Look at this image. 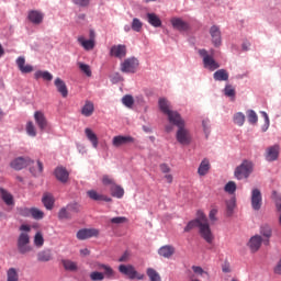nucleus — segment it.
Instances as JSON below:
<instances>
[{
	"label": "nucleus",
	"mask_w": 281,
	"mask_h": 281,
	"mask_svg": "<svg viewBox=\"0 0 281 281\" xmlns=\"http://www.w3.org/2000/svg\"><path fill=\"white\" fill-rule=\"evenodd\" d=\"M274 273H277L278 276H281V260L276 266Z\"/></svg>",
	"instance_id": "nucleus-64"
},
{
	"label": "nucleus",
	"mask_w": 281,
	"mask_h": 281,
	"mask_svg": "<svg viewBox=\"0 0 281 281\" xmlns=\"http://www.w3.org/2000/svg\"><path fill=\"white\" fill-rule=\"evenodd\" d=\"M235 209H236V199L233 198L226 202L227 216H232V214H234Z\"/></svg>",
	"instance_id": "nucleus-43"
},
{
	"label": "nucleus",
	"mask_w": 281,
	"mask_h": 281,
	"mask_svg": "<svg viewBox=\"0 0 281 281\" xmlns=\"http://www.w3.org/2000/svg\"><path fill=\"white\" fill-rule=\"evenodd\" d=\"M55 87H56L58 93H60L61 98H67L69 95V90L67 89V83H65V81H63V79L57 77L55 79Z\"/></svg>",
	"instance_id": "nucleus-24"
},
{
	"label": "nucleus",
	"mask_w": 281,
	"mask_h": 281,
	"mask_svg": "<svg viewBox=\"0 0 281 281\" xmlns=\"http://www.w3.org/2000/svg\"><path fill=\"white\" fill-rule=\"evenodd\" d=\"M203 214L204 212L199 211L198 212V218L190 221L187 226L184 227V232H192L194 227H198L199 229L201 228V225H203Z\"/></svg>",
	"instance_id": "nucleus-15"
},
{
	"label": "nucleus",
	"mask_w": 281,
	"mask_h": 281,
	"mask_svg": "<svg viewBox=\"0 0 281 281\" xmlns=\"http://www.w3.org/2000/svg\"><path fill=\"white\" fill-rule=\"evenodd\" d=\"M192 271L193 273H190V276H207V272L199 266H192Z\"/></svg>",
	"instance_id": "nucleus-55"
},
{
	"label": "nucleus",
	"mask_w": 281,
	"mask_h": 281,
	"mask_svg": "<svg viewBox=\"0 0 281 281\" xmlns=\"http://www.w3.org/2000/svg\"><path fill=\"white\" fill-rule=\"evenodd\" d=\"M199 55L203 58V65L205 69H209L210 71H216V69L221 67V65H218V63H216V60L207 54L206 49H200Z\"/></svg>",
	"instance_id": "nucleus-6"
},
{
	"label": "nucleus",
	"mask_w": 281,
	"mask_h": 281,
	"mask_svg": "<svg viewBox=\"0 0 281 281\" xmlns=\"http://www.w3.org/2000/svg\"><path fill=\"white\" fill-rule=\"evenodd\" d=\"M142 27H144V24L142 23V21L137 18H134L132 21V30L134 32H142Z\"/></svg>",
	"instance_id": "nucleus-47"
},
{
	"label": "nucleus",
	"mask_w": 281,
	"mask_h": 281,
	"mask_svg": "<svg viewBox=\"0 0 281 281\" xmlns=\"http://www.w3.org/2000/svg\"><path fill=\"white\" fill-rule=\"evenodd\" d=\"M147 21L153 27H161V19L155 13H147Z\"/></svg>",
	"instance_id": "nucleus-37"
},
{
	"label": "nucleus",
	"mask_w": 281,
	"mask_h": 281,
	"mask_svg": "<svg viewBox=\"0 0 281 281\" xmlns=\"http://www.w3.org/2000/svg\"><path fill=\"white\" fill-rule=\"evenodd\" d=\"M19 214H20V216H24V217L32 216V209L20 207Z\"/></svg>",
	"instance_id": "nucleus-58"
},
{
	"label": "nucleus",
	"mask_w": 281,
	"mask_h": 281,
	"mask_svg": "<svg viewBox=\"0 0 281 281\" xmlns=\"http://www.w3.org/2000/svg\"><path fill=\"white\" fill-rule=\"evenodd\" d=\"M55 177L60 183H67L69 181V171L64 167H57L55 169Z\"/></svg>",
	"instance_id": "nucleus-22"
},
{
	"label": "nucleus",
	"mask_w": 281,
	"mask_h": 281,
	"mask_svg": "<svg viewBox=\"0 0 281 281\" xmlns=\"http://www.w3.org/2000/svg\"><path fill=\"white\" fill-rule=\"evenodd\" d=\"M44 14L41 11L32 10L29 12L27 19L34 25H41L43 23Z\"/></svg>",
	"instance_id": "nucleus-21"
},
{
	"label": "nucleus",
	"mask_w": 281,
	"mask_h": 281,
	"mask_svg": "<svg viewBox=\"0 0 281 281\" xmlns=\"http://www.w3.org/2000/svg\"><path fill=\"white\" fill-rule=\"evenodd\" d=\"M34 245H35V247H43V245H45V238H43V234H41V233L35 234Z\"/></svg>",
	"instance_id": "nucleus-51"
},
{
	"label": "nucleus",
	"mask_w": 281,
	"mask_h": 281,
	"mask_svg": "<svg viewBox=\"0 0 281 281\" xmlns=\"http://www.w3.org/2000/svg\"><path fill=\"white\" fill-rule=\"evenodd\" d=\"M139 67V60L135 57H131L125 59L121 64V71L123 74H135L137 71V68Z\"/></svg>",
	"instance_id": "nucleus-7"
},
{
	"label": "nucleus",
	"mask_w": 281,
	"mask_h": 281,
	"mask_svg": "<svg viewBox=\"0 0 281 281\" xmlns=\"http://www.w3.org/2000/svg\"><path fill=\"white\" fill-rule=\"evenodd\" d=\"M207 172H210V160L204 159L201 161L198 168V173L200 175V177H205Z\"/></svg>",
	"instance_id": "nucleus-38"
},
{
	"label": "nucleus",
	"mask_w": 281,
	"mask_h": 281,
	"mask_svg": "<svg viewBox=\"0 0 281 281\" xmlns=\"http://www.w3.org/2000/svg\"><path fill=\"white\" fill-rule=\"evenodd\" d=\"M247 117H248V122L250 124H257L258 123V114H256V111L248 110L247 111Z\"/></svg>",
	"instance_id": "nucleus-50"
},
{
	"label": "nucleus",
	"mask_w": 281,
	"mask_h": 281,
	"mask_svg": "<svg viewBox=\"0 0 281 281\" xmlns=\"http://www.w3.org/2000/svg\"><path fill=\"white\" fill-rule=\"evenodd\" d=\"M127 144H135V138L133 136L117 135L112 139L114 148H121V146H127Z\"/></svg>",
	"instance_id": "nucleus-10"
},
{
	"label": "nucleus",
	"mask_w": 281,
	"mask_h": 281,
	"mask_svg": "<svg viewBox=\"0 0 281 281\" xmlns=\"http://www.w3.org/2000/svg\"><path fill=\"white\" fill-rule=\"evenodd\" d=\"M158 254L162 258H172V256H175V246L165 245V246L159 248Z\"/></svg>",
	"instance_id": "nucleus-26"
},
{
	"label": "nucleus",
	"mask_w": 281,
	"mask_h": 281,
	"mask_svg": "<svg viewBox=\"0 0 281 281\" xmlns=\"http://www.w3.org/2000/svg\"><path fill=\"white\" fill-rule=\"evenodd\" d=\"M31 164H34V160L30 157H18L11 161L10 166L13 170H23V168H27Z\"/></svg>",
	"instance_id": "nucleus-9"
},
{
	"label": "nucleus",
	"mask_w": 281,
	"mask_h": 281,
	"mask_svg": "<svg viewBox=\"0 0 281 281\" xmlns=\"http://www.w3.org/2000/svg\"><path fill=\"white\" fill-rule=\"evenodd\" d=\"M126 221H128L126 217H113L110 220L114 225H122L123 223H126Z\"/></svg>",
	"instance_id": "nucleus-59"
},
{
	"label": "nucleus",
	"mask_w": 281,
	"mask_h": 281,
	"mask_svg": "<svg viewBox=\"0 0 281 281\" xmlns=\"http://www.w3.org/2000/svg\"><path fill=\"white\" fill-rule=\"evenodd\" d=\"M248 247L252 254H256L262 247V236L255 235L248 241Z\"/></svg>",
	"instance_id": "nucleus-17"
},
{
	"label": "nucleus",
	"mask_w": 281,
	"mask_h": 281,
	"mask_svg": "<svg viewBox=\"0 0 281 281\" xmlns=\"http://www.w3.org/2000/svg\"><path fill=\"white\" fill-rule=\"evenodd\" d=\"M224 93L227 95V98H236V90L232 86H226Z\"/></svg>",
	"instance_id": "nucleus-56"
},
{
	"label": "nucleus",
	"mask_w": 281,
	"mask_h": 281,
	"mask_svg": "<svg viewBox=\"0 0 281 281\" xmlns=\"http://www.w3.org/2000/svg\"><path fill=\"white\" fill-rule=\"evenodd\" d=\"M131 258V252H128V250H126L120 258H119V262H128Z\"/></svg>",
	"instance_id": "nucleus-61"
},
{
	"label": "nucleus",
	"mask_w": 281,
	"mask_h": 281,
	"mask_svg": "<svg viewBox=\"0 0 281 281\" xmlns=\"http://www.w3.org/2000/svg\"><path fill=\"white\" fill-rule=\"evenodd\" d=\"M176 139L179 144L188 146V144H190V131H188L186 126L178 127Z\"/></svg>",
	"instance_id": "nucleus-12"
},
{
	"label": "nucleus",
	"mask_w": 281,
	"mask_h": 281,
	"mask_svg": "<svg viewBox=\"0 0 281 281\" xmlns=\"http://www.w3.org/2000/svg\"><path fill=\"white\" fill-rule=\"evenodd\" d=\"M160 171L162 172V175H169V172H171V168L170 166H168V164H160L159 165Z\"/></svg>",
	"instance_id": "nucleus-60"
},
{
	"label": "nucleus",
	"mask_w": 281,
	"mask_h": 281,
	"mask_svg": "<svg viewBox=\"0 0 281 281\" xmlns=\"http://www.w3.org/2000/svg\"><path fill=\"white\" fill-rule=\"evenodd\" d=\"M42 203L46 210H54V203H56V200L52 193H44Z\"/></svg>",
	"instance_id": "nucleus-28"
},
{
	"label": "nucleus",
	"mask_w": 281,
	"mask_h": 281,
	"mask_svg": "<svg viewBox=\"0 0 281 281\" xmlns=\"http://www.w3.org/2000/svg\"><path fill=\"white\" fill-rule=\"evenodd\" d=\"M77 41L86 52H91L95 47V40H85L83 36H79Z\"/></svg>",
	"instance_id": "nucleus-29"
},
{
	"label": "nucleus",
	"mask_w": 281,
	"mask_h": 281,
	"mask_svg": "<svg viewBox=\"0 0 281 281\" xmlns=\"http://www.w3.org/2000/svg\"><path fill=\"white\" fill-rule=\"evenodd\" d=\"M0 194L2 201L5 203V205H14V198L5 189H0Z\"/></svg>",
	"instance_id": "nucleus-36"
},
{
	"label": "nucleus",
	"mask_w": 281,
	"mask_h": 281,
	"mask_svg": "<svg viewBox=\"0 0 281 281\" xmlns=\"http://www.w3.org/2000/svg\"><path fill=\"white\" fill-rule=\"evenodd\" d=\"M216 214H218V210L213 209L210 211L209 218H210V221H212V223H215Z\"/></svg>",
	"instance_id": "nucleus-62"
},
{
	"label": "nucleus",
	"mask_w": 281,
	"mask_h": 281,
	"mask_svg": "<svg viewBox=\"0 0 281 281\" xmlns=\"http://www.w3.org/2000/svg\"><path fill=\"white\" fill-rule=\"evenodd\" d=\"M101 181L103 186H110V188H113L115 186V180L109 175H104Z\"/></svg>",
	"instance_id": "nucleus-53"
},
{
	"label": "nucleus",
	"mask_w": 281,
	"mask_h": 281,
	"mask_svg": "<svg viewBox=\"0 0 281 281\" xmlns=\"http://www.w3.org/2000/svg\"><path fill=\"white\" fill-rule=\"evenodd\" d=\"M251 207L256 212L262 207V193L260 192V189H252L251 191Z\"/></svg>",
	"instance_id": "nucleus-13"
},
{
	"label": "nucleus",
	"mask_w": 281,
	"mask_h": 281,
	"mask_svg": "<svg viewBox=\"0 0 281 281\" xmlns=\"http://www.w3.org/2000/svg\"><path fill=\"white\" fill-rule=\"evenodd\" d=\"M280 156V145H274L266 149V159L268 161H277Z\"/></svg>",
	"instance_id": "nucleus-18"
},
{
	"label": "nucleus",
	"mask_w": 281,
	"mask_h": 281,
	"mask_svg": "<svg viewBox=\"0 0 281 281\" xmlns=\"http://www.w3.org/2000/svg\"><path fill=\"white\" fill-rule=\"evenodd\" d=\"M168 121L177 128H181V126H186V121L181 117V114L177 111H171V113L167 114Z\"/></svg>",
	"instance_id": "nucleus-14"
},
{
	"label": "nucleus",
	"mask_w": 281,
	"mask_h": 281,
	"mask_svg": "<svg viewBox=\"0 0 281 281\" xmlns=\"http://www.w3.org/2000/svg\"><path fill=\"white\" fill-rule=\"evenodd\" d=\"M126 45L124 44H117V45H113L110 48V56L112 58H119L120 60H122V58H126Z\"/></svg>",
	"instance_id": "nucleus-11"
},
{
	"label": "nucleus",
	"mask_w": 281,
	"mask_h": 281,
	"mask_svg": "<svg viewBox=\"0 0 281 281\" xmlns=\"http://www.w3.org/2000/svg\"><path fill=\"white\" fill-rule=\"evenodd\" d=\"M18 251L22 256L30 254L32 251V246H30V235L27 233H21L18 237Z\"/></svg>",
	"instance_id": "nucleus-5"
},
{
	"label": "nucleus",
	"mask_w": 281,
	"mask_h": 281,
	"mask_svg": "<svg viewBox=\"0 0 281 281\" xmlns=\"http://www.w3.org/2000/svg\"><path fill=\"white\" fill-rule=\"evenodd\" d=\"M78 67H79L80 71H82V74H86V76H88V78H91V66H89L87 64L79 63Z\"/></svg>",
	"instance_id": "nucleus-52"
},
{
	"label": "nucleus",
	"mask_w": 281,
	"mask_h": 281,
	"mask_svg": "<svg viewBox=\"0 0 281 281\" xmlns=\"http://www.w3.org/2000/svg\"><path fill=\"white\" fill-rule=\"evenodd\" d=\"M38 262H49V260H54V256L52 255V249H44L37 252Z\"/></svg>",
	"instance_id": "nucleus-27"
},
{
	"label": "nucleus",
	"mask_w": 281,
	"mask_h": 281,
	"mask_svg": "<svg viewBox=\"0 0 281 281\" xmlns=\"http://www.w3.org/2000/svg\"><path fill=\"white\" fill-rule=\"evenodd\" d=\"M87 194H88L89 199H91L92 201H105V203H111V201H113V199H111L104 194H100L95 190H89V191H87Z\"/></svg>",
	"instance_id": "nucleus-25"
},
{
	"label": "nucleus",
	"mask_w": 281,
	"mask_h": 281,
	"mask_svg": "<svg viewBox=\"0 0 281 281\" xmlns=\"http://www.w3.org/2000/svg\"><path fill=\"white\" fill-rule=\"evenodd\" d=\"M61 265L65 271H70V272L78 271V262L71 261V259H63Z\"/></svg>",
	"instance_id": "nucleus-32"
},
{
	"label": "nucleus",
	"mask_w": 281,
	"mask_h": 281,
	"mask_svg": "<svg viewBox=\"0 0 281 281\" xmlns=\"http://www.w3.org/2000/svg\"><path fill=\"white\" fill-rule=\"evenodd\" d=\"M67 210L70 213L74 212L75 214H78V212H80V204L78 203L68 204Z\"/></svg>",
	"instance_id": "nucleus-57"
},
{
	"label": "nucleus",
	"mask_w": 281,
	"mask_h": 281,
	"mask_svg": "<svg viewBox=\"0 0 281 281\" xmlns=\"http://www.w3.org/2000/svg\"><path fill=\"white\" fill-rule=\"evenodd\" d=\"M35 124H37L40 131H45L47 128V117H45V113L42 111H36L34 113Z\"/></svg>",
	"instance_id": "nucleus-16"
},
{
	"label": "nucleus",
	"mask_w": 281,
	"mask_h": 281,
	"mask_svg": "<svg viewBox=\"0 0 281 281\" xmlns=\"http://www.w3.org/2000/svg\"><path fill=\"white\" fill-rule=\"evenodd\" d=\"M7 276H8V281H19V273L14 268H10L7 272Z\"/></svg>",
	"instance_id": "nucleus-49"
},
{
	"label": "nucleus",
	"mask_w": 281,
	"mask_h": 281,
	"mask_svg": "<svg viewBox=\"0 0 281 281\" xmlns=\"http://www.w3.org/2000/svg\"><path fill=\"white\" fill-rule=\"evenodd\" d=\"M100 236V231L97 228H82L77 232L78 240H87L89 238H98Z\"/></svg>",
	"instance_id": "nucleus-8"
},
{
	"label": "nucleus",
	"mask_w": 281,
	"mask_h": 281,
	"mask_svg": "<svg viewBox=\"0 0 281 281\" xmlns=\"http://www.w3.org/2000/svg\"><path fill=\"white\" fill-rule=\"evenodd\" d=\"M34 78L35 80H41V78H43L46 82H52V80H54V75L47 70H37L34 74Z\"/></svg>",
	"instance_id": "nucleus-30"
},
{
	"label": "nucleus",
	"mask_w": 281,
	"mask_h": 281,
	"mask_svg": "<svg viewBox=\"0 0 281 281\" xmlns=\"http://www.w3.org/2000/svg\"><path fill=\"white\" fill-rule=\"evenodd\" d=\"M146 274L150 281H161V276L153 268H147Z\"/></svg>",
	"instance_id": "nucleus-40"
},
{
	"label": "nucleus",
	"mask_w": 281,
	"mask_h": 281,
	"mask_svg": "<svg viewBox=\"0 0 281 281\" xmlns=\"http://www.w3.org/2000/svg\"><path fill=\"white\" fill-rule=\"evenodd\" d=\"M119 271L122 276H127L130 280H144L145 276L137 272L133 265H120Z\"/></svg>",
	"instance_id": "nucleus-4"
},
{
	"label": "nucleus",
	"mask_w": 281,
	"mask_h": 281,
	"mask_svg": "<svg viewBox=\"0 0 281 281\" xmlns=\"http://www.w3.org/2000/svg\"><path fill=\"white\" fill-rule=\"evenodd\" d=\"M85 134H86L87 139H89V142H91L92 147H93V148H98V144H99L98 135H95V134L93 133V130L87 127V128L85 130Z\"/></svg>",
	"instance_id": "nucleus-34"
},
{
	"label": "nucleus",
	"mask_w": 281,
	"mask_h": 281,
	"mask_svg": "<svg viewBox=\"0 0 281 281\" xmlns=\"http://www.w3.org/2000/svg\"><path fill=\"white\" fill-rule=\"evenodd\" d=\"M202 225L199 228L200 236L209 245H212L214 243V234L212 233V228H210V223L207 222V217L205 214H202Z\"/></svg>",
	"instance_id": "nucleus-3"
},
{
	"label": "nucleus",
	"mask_w": 281,
	"mask_h": 281,
	"mask_svg": "<svg viewBox=\"0 0 281 281\" xmlns=\"http://www.w3.org/2000/svg\"><path fill=\"white\" fill-rule=\"evenodd\" d=\"M260 234L263 235L265 238H270L273 234L271 231V226L265 224L260 227Z\"/></svg>",
	"instance_id": "nucleus-45"
},
{
	"label": "nucleus",
	"mask_w": 281,
	"mask_h": 281,
	"mask_svg": "<svg viewBox=\"0 0 281 281\" xmlns=\"http://www.w3.org/2000/svg\"><path fill=\"white\" fill-rule=\"evenodd\" d=\"M214 80L217 82H223L229 80V72L225 69H220L213 74Z\"/></svg>",
	"instance_id": "nucleus-33"
},
{
	"label": "nucleus",
	"mask_w": 281,
	"mask_h": 281,
	"mask_svg": "<svg viewBox=\"0 0 281 281\" xmlns=\"http://www.w3.org/2000/svg\"><path fill=\"white\" fill-rule=\"evenodd\" d=\"M31 216L35 221H41V220L45 218V213L43 211H41L40 209L31 207Z\"/></svg>",
	"instance_id": "nucleus-42"
},
{
	"label": "nucleus",
	"mask_w": 281,
	"mask_h": 281,
	"mask_svg": "<svg viewBox=\"0 0 281 281\" xmlns=\"http://www.w3.org/2000/svg\"><path fill=\"white\" fill-rule=\"evenodd\" d=\"M98 269L100 271H92L90 273L91 281H103V280H113L115 278V270L106 263H98Z\"/></svg>",
	"instance_id": "nucleus-1"
},
{
	"label": "nucleus",
	"mask_w": 281,
	"mask_h": 281,
	"mask_svg": "<svg viewBox=\"0 0 281 281\" xmlns=\"http://www.w3.org/2000/svg\"><path fill=\"white\" fill-rule=\"evenodd\" d=\"M111 195L115 199H122L124 196V188L115 183L113 187H110Z\"/></svg>",
	"instance_id": "nucleus-35"
},
{
	"label": "nucleus",
	"mask_w": 281,
	"mask_h": 281,
	"mask_svg": "<svg viewBox=\"0 0 281 281\" xmlns=\"http://www.w3.org/2000/svg\"><path fill=\"white\" fill-rule=\"evenodd\" d=\"M158 104H159L160 111H162V113H164L165 115H168L169 113L172 112V110H170V102H168V100H166V99H159Z\"/></svg>",
	"instance_id": "nucleus-39"
},
{
	"label": "nucleus",
	"mask_w": 281,
	"mask_h": 281,
	"mask_svg": "<svg viewBox=\"0 0 281 281\" xmlns=\"http://www.w3.org/2000/svg\"><path fill=\"white\" fill-rule=\"evenodd\" d=\"M171 25L175 30H178V32H187V30H190V25L179 18H172Z\"/></svg>",
	"instance_id": "nucleus-23"
},
{
	"label": "nucleus",
	"mask_w": 281,
	"mask_h": 281,
	"mask_svg": "<svg viewBox=\"0 0 281 281\" xmlns=\"http://www.w3.org/2000/svg\"><path fill=\"white\" fill-rule=\"evenodd\" d=\"M234 124H236L237 126H243V124H245V115L243 114V112H237L234 117H233Z\"/></svg>",
	"instance_id": "nucleus-44"
},
{
	"label": "nucleus",
	"mask_w": 281,
	"mask_h": 281,
	"mask_svg": "<svg viewBox=\"0 0 281 281\" xmlns=\"http://www.w3.org/2000/svg\"><path fill=\"white\" fill-rule=\"evenodd\" d=\"M122 102L127 109H131L133 104H135V100L133 99V95L126 94L122 98Z\"/></svg>",
	"instance_id": "nucleus-48"
},
{
	"label": "nucleus",
	"mask_w": 281,
	"mask_h": 281,
	"mask_svg": "<svg viewBox=\"0 0 281 281\" xmlns=\"http://www.w3.org/2000/svg\"><path fill=\"white\" fill-rule=\"evenodd\" d=\"M225 192H227L228 194H234V192H236V182L234 181H229L225 184L224 187Z\"/></svg>",
	"instance_id": "nucleus-54"
},
{
	"label": "nucleus",
	"mask_w": 281,
	"mask_h": 281,
	"mask_svg": "<svg viewBox=\"0 0 281 281\" xmlns=\"http://www.w3.org/2000/svg\"><path fill=\"white\" fill-rule=\"evenodd\" d=\"M93 111H95L93 102L86 101L85 105L81 109V114L85 115V117H91L93 115Z\"/></svg>",
	"instance_id": "nucleus-31"
},
{
	"label": "nucleus",
	"mask_w": 281,
	"mask_h": 281,
	"mask_svg": "<svg viewBox=\"0 0 281 281\" xmlns=\"http://www.w3.org/2000/svg\"><path fill=\"white\" fill-rule=\"evenodd\" d=\"M254 172V162L244 160L238 167H236L234 177L241 181V179H249V175Z\"/></svg>",
	"instance_id": "nucleus-2"
},
{
	"label": "nucleus",
	"mask_w": 281,
	"mask_h": 281,
	"mask_svg": "<svg viewBox=\"0 0 281 281\" xmlns=\"http://www.w3.org/2000/svg\"><path fill=\"white\" fill-rule=\"evenodd\" d=\"M26 133L30 135V137H36V126H34L32 121L26 123Z\"/></svg>",
	"instance_id": "nucleus-46"
},
{
	"label": "nucleus",
	"mask_w": 281,
	"mask_h": 281,
	"mask_svg": "<svg viewBox=\"0 0 281 281\" xmlns=\"http://www.w3.org/2000/svg\"><path fill=\"white\" fill-rule=\"evenodd\" d=\"M210 35L212 38V43L215 47H221V29L216 25L211 26L210 29Z\"/></svg>",
	"instance_id": "nucleus-19"
},
{
	"label": "nucleus",
	"mask_w": 281,
	"mask_h": 281,
	"mask_svg": "<svg viewBox=\"0 0 281 281\" xmlns=\"http://www.w3.org/2000/svg\"><path fill=\"white\" fill-rule=\"evenodd\" d=\"M76 5H80L81 8H87L89 5V0H72Z\"/></svg>",
	"instance_id": "nucleus-63"
},
{
	"label": "nucleus",
	"mask_w": 281,
	"mask_h": 281,
	"mask_svg": "<svg viewBox=\"0 0 281 281\" xmlns=\"http://www.w3.org/2000/svg\"><path fill=\"white\" fill-rule=\"evenodd\" d=\"M15 63L21 74H32L34 71V66L30 64L25 65V57H18Z\"/></svg>",
	"instance_id": "nucleus-20"
},
{
	"label": "nucleus",
	"mask_w": 281,
	"mask_h": 281,
	"mask_svg": "<svg viewBox=\"0 0 281 281\" xmlns=\"http://www.w3.org/2000/svg\"><path fill=\"white\" fill-rule=\"evenodd\" d=\"M59 221H69L71 220V213L67 207H61L58 212Z\"/></svg>",
	"instance_id": "nucleus-41"
}]
</instances>
